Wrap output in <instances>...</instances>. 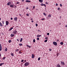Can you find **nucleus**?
<instances>
[{"mask_svg": "<svg viewBox=\"0 0 67 67\" xmlns=\"http://www.w3.org/2000/svg\"><path fill=\"white\" fill-rule=\"evenodd\" d=\"M29 65V63L27 62L25 64V66H27L28 65Z\"/></svg>", "mask_w": 67, "mask_h": 67, "instance_id": "1", "label": "nucleus"}, {"mask_svg": "<svg viewBox=\"0 0 67 67\" xmlns=\"http://www.w3.org/2000/svg\"><path fill=\"white\" fill-rule=\"evenodd\" d=\"M53 43L54 45H55V46H57V42H53Z\"/></svg>", "mask_w": 67, "mask_h": 67, "instance_id": "2", "label": "nucleus"}, {"mask_svg": "<svg viewBox=\"0 0 67 67\" xmlns=\"http://www.w3.org/2000/svg\"><path fill=\"white\" fill-rule=\"evenodd\" d=\"M61 64H62V65H65L64 62H63L62 61H61Z\"/></svg>", "mask_w": 67, "mask_h": 67, "instance_id": "3", "label": "nucleus"}, {"mask_svg": "<svg viewBox=\"0 0 67 67\" xmlns=\"http://www.w3.org/2000/svg\"><path fill=\"white\" fill-rule=\"evenodd\" d=\"M6 23V25L7 26V25H9V22L8 21H6L5 22Z\"/></svg>", "mask_w": 67, "mask_h": 67, "instance_id": "4", "label": "nucleus"}, {"mask_svg": "<svg viewBox=\"0 0 67 67\" xmlns=\"http://www.w3.org/2000/svg\"><path fill=\"white\" fill-rule=\"evenodd\" d=\"M52 16L51 14H49V15H48V19H49V18H51V17Z\"/></svg>", "mask_w": 67, "mask_h": 67, "instance_id": "5", "label": "nucleus"}, {"mask_svg": "<svg viewBox=\"0 0 67 67\" xmlns=\"http://www.w3.org/2000/svg\"><path fill=\"white\" fill-rule=\"evenodd\" d=\"M17 33V31L15 30L14 31H13V33H14V34H16Z\"/></svg>", "mask_w": 67, "mask_h": 67, "instance_id": "6", "label": "nucleus"}, {"mask_svg": "<svg viewBox=\"0 0 67 67\" xmlns=\"http://www.w3.org/2000/svg\"><path fill=\"white\" fill-rule=\"evenodd\" d=\"M11 2H8L7 3L8 5H11Z\"/></svg>", "mask_w": 67, "mask_h": 67, "instance_id": "7", "label": "nucleus"}, {"mask_svg": "<svg viewBox=\"0 0 67 67\" xmlns=\"http://www.w3.org/2000/svg\"><path fill=\"white\" fill-rule=\"evenodd\" d=\"M9 7H11V8H12H12H13V7H14V5H13L10 4L9 5Z\"/></svg>", "mask_w": 67, "mask_h": 67, "instance_id": "8", "label": "nucleus"}, {"mask_svg": "<svg viewBox=\"0 0 67 67\" xmlns=\"http://www.w3.org/2000/svg\"><path fill=\"white\" fill-rule=\"evenodd\" d=\"M18 19V18L16 17H15L14 18V20L15 21H17V20Z\"/></svg>", "mask_w": 67, "mask_h": 67, "instance_id": "9", "label": "nucleus"}, {"mask_svg": "<svg viewBox=\"0 0 67 67\" xmlns=\"http://www.w3.org/2000/svg\"><path fill=\"white\" fill-rule=\"evenodd\" d=\"M41 6H43L44 5V6L45 7H46V5L45 4H43V3H41Z\"/></svg>", "mask_w": 67, "mask_h": 67, "instance_id": "10", "label": "nucleus"}, {"mask_svg": "<svg viewBox=\"0 0 67 67\" xmlns=\"http://www.w3.org/2000/svg\"><path fill=\"white\" fill-rule=\"evenodd\" d=\"M2 49V46H1V44H0V51H1Z\"/></svg>", "mask_w": 67, "mask_h": 67, "instance_id": "11", "label": "nucleus"}, {"mask_svg": "<svg viewBox=\"0 0 67 67\" xmlns=\"http://www.w3.org/2000/svg\"><path fill=\"white\" fill-rule=\"evenodd\" d=\"M32 58H34V55L33 54L32 55Z\"/></svg>", "mask_w": 67, "mask_h": 67, "instance_id": "12", "label": "nucleus"}, {"mask_svg": "<svg viewBox=\"0 0 67 67\" xmlns=\"http://www.w3.org/2000/svg\"><path fill=\"white\" fill-rule=\"evenodd\" d=\"M41 35H38L36 36V37H41Z\"/></svg>", "mask_w": 67, "mask_h": 67, "instance_id": "13", "label": "nucleus"}, {"mask_svg": "<svg viewBox=\"0 0 67 67\" xmlns=\"http://www.w3.org/2000/svg\"><path fill=\"white\" fill-rule=\"evenodd\" d=\"M57 67H60V66L59 65V64H58L57 65Z\"/></svg>", "mask_w": 67, "mask_h": 67, "instance_id": "14", "label": "nucleus"}, {"mask_svg": "<svg viewBox=\"0 0 67 67\" xmlns=\"http://www.w3.org/2000/svg\"><path fill=\"white\" fill-rule=\"evenodd\" d=\"M26 46L27 47H29V48H31V46H29V45L27 44L26 45Z\"/></svg>", "mask_w": 67, "mask_h": 67, "instance_id": "15", "label": "nucleus"}, {"mask_svg": "<svg viewBox=\"0 0 67 67\" xmlns=\"http://www.w3.org/2000/svg\"><path fill=\"white\" fill-rule=\"evenodd\" d=\"M4 63H1L0 64V66H2L3 65H4Z\"/></svg>", "mask_w": 67, "mask_h": 67, "instance_id": "16", "label": "nucleus"}, {"mask_svg": "<svg viewBox=\"0 0 67 67\" xmlns=\"http://www.w3.org/2000/svg\"><path fill=\"white\" fill-rule=\"evenodd\" d=\"M26 2H31V1H29V0H26Z\"/></svg>", "mask_w": 67, "mask_h": 67, "instance_id": "17", "label": "nucleus"}, {"mask_svg": "<svg viewBox=\"0 0 67 67\" xmlns=\"http://www.w3.org/2000/svg\"><path fill=\"white\" fill-rule=\"evenodd\" d=\"M14 36V35L13 34H11L10 35V36L11 37H13V36Z\"/></svg>", "mask_w": 67, "mask_h": 67, "instance_id": "18", "label": "nucleus"}, {"mask_svg": "<svg viewBox=\"0 0 67 67\" xmlns=\"http://www.w3.org/2000/svg\"><path fill=\"white\" fill-rule=\"evenodd\" d=\"M23 40V38H21L20 40V42H22V40Z\"/></svg>", "mask_w": 67, "mask_h": 67, "instance_id": "19", "label": "nucleus"}, {"mask_svg": "<svg viewBox=\"0 0 67 67\" xmlns=\"http://www.w3.org/2000/svg\"><path fill=\"white\" fill-rule=\"evenodd\" d=\"M13 27H12L9 30V31H11V30H12V29H13Z\"/></svg>", "mask_w": 67, "mask_h": 67, "instance_id": "20", "label": "nucleus"}, {"mask_svg": "<svg viewBox=\"0 0 67 67\" xmlns=\"http://www.w3.org/2000/svg\"><path fill=\"white\" fill-rule=\"evenodd\" d=\"M10 54L11 55V56H14V54L13 53H11Z\"/></svg>", "mask_w": 67, "mask_h": 67, "instance_id": "21", "label": "nucleus"}, {"mask_svg": "<svg viewBox=\"0 0 67 67\" xmlns=\"http://www.w3.org/2000/svg\"><path fill=\"white\" fill-rule=\"evenodd\" d=\"M19 46H22V45H23V44H22L20 43L19 44Z\"/></svg>", "mask_w": 67, "mask_h": 67, "instance_id": "22", "label": "nucleus"}, {"mask_svg": "<svg viewBox=\"0 0 67 67\" xmlns=\"http://www.w3.org/2000/svg\"><path fill=\"white\" fill-rule=\"evenodd\" d=\"M5 52H7V50H8V48H7V47H6L5 48Z\"/></svg>", "mask_w": 67, "mask_h": 67, "instance_id": "23", "label": "nucleus"}, {"mask_svg": "<svg viewBox=\"0 0 67 67\" xmlns=\"http://www.w3.org/2000/svg\"><path fill=\"white\" fill-rule=\"evenodd\" d=\"M63 44H64V43L63 42H61L60 43V44L61 45H63Z\"/></svg>", "mask_w": 67, "mask_h": 67, "instance_id": "24", "label": "nucleus"}, {"mask_svg": "<svg viewBox=\"0 0 67 67\" xmlns=\"http://www.w3.org/2000/svg\"><path fill=\"white\" fill-rule=\"evenodd\" d=\"M0 26H3L2 24V23H1V22H0Z\"/></svg>", "mask_w": 67, "mask_h": 67, "instance_id": "25", "label": "nucleus"}, {"mask_svg": "<svg viewBox=\"0 0 67 67\" xmlns=\"http://www.w3.org/2000/svg\"><path fill=\"white\" fill-rule=\"evenodd\" d=\"M43 14L44 15V16H46V14L45 13H43Z\"/></svg>", "mask_w": 67, "mask_h": 67, "instance_id": "26", "label": "nucleus"}, {"mask_svg": "<svg viewBox=\"0 0 67 67\" xmlns=\"http://www.w3.org/2000/svg\"><path fill=\"white\" fill-rule=\"evenodd\" d=\"M21 51H22V50H20L19 52V53H20V54H21L22 53V52H21Z\"/></svg>", "mask_w": 67, "mask_h": 67, "instance_id": "27", "label": "nucleus"}, {"mask_svg": "<svg viewBox=\"0 0 67 67\" xmlns=\"http://www.w3.org/2000/svg\"><path fill=\"white\" fill-rule=\"evenodd\" d=\"M2 24L3 25V24H4V21L3 20L2 21Z\"/></svg>", "mask_w": 67, "mask_h": 67, "instance_id": "28", "label": "nucleus"}, {"mask_svg": "<svg viewBox=\"0 0 67 67\" xmlns=\"http://www.w3.org/2000/svg\"><path fill=\"white\" fill-rule=\"evenodd\" d=\"M48 40H46L44 41V42H47Z\"/></svg>", "mask_w": 67, "mask_h": 67, "instance_id": "29", "label": "nucleus"}, {"mask_svg": "<svg viewBox=\"0 0 67 67\" xmlns=\"http://www.w3.org/2000/svg\"><path fill=\"white\" fill-rule=\"evenodd\" d=\"M1 53H0V59H1Z\"/></svg>", "mask_w": 67, "mask_h": 67, "instance_id": "30", "label": "nucleus"}, {"mask_svg": "<svg viewBox=\"0 0 67 67\" xmlns=\"http://www.w3.org/2000/svg\"><path fill=\"white\" fill-rule=\"evenodd\" d=\"M33 42L34 43H35V39H34L33 40Z\"/></svg>", "mask_w": 67, "mask_h": 67, "instance_id": "31", "label": "nucleus"}, {"mask_svg": "<svg viewBox=\"0 0 67 67\" xmlns=\"http://www.w3.org/2000/svg\"><path fill=\"white\" fill-rule=\"evenodd\" d=\"M8 42L9 43H11V40H9L8 41Z\"/></svg>", "mask_w": 67, "mask_h": 67, "instance_id": "32", "label": "nucleus"}, {"mask_svg": "<svg viewBox=\"0 0 67 67\" xmlns=\"http://www.w3.org/2000/svg\"><path fill=\"white\" fill-rule=\"evenodd\" d=\"M40 59H41V58L39 57L38 58V60H40Z\"/></svg>", "mask_w": 67, "mask_h": 67, "instance_id": "33", "label": "nucleus"}, {"mask_svg": "<svg viewBox=\"0 0 67 67\" xmlns=\"http://www.w3.org/2000/svg\"><path fill=\"white\" fill-rule=\"evenodd\" d=\"M5 58H6V57H4L3 58V60H4V59H5Z\"/></svg>", "mask_w": 67, "mask_h": 67, "instance_id": "34", "label": "nucleus"}, {"mask_svg": "<svg viewBox=\"0 0 67 67\" xmlns=\"http://www.w3.org/2000/svg\"><path fill=\"white\" fill-rule=\"evenodd\" d=\"M19 51H20L18 49H17L16 50V52H18Z\"/></svg>", "mask_w": 67, "mask_h": 67, "instance_id": "35", "label": "nucleus"}, {"mask_svg": "<svg viewBox=\"0 0 67 67\" xmlns=\"http://www.w3.org/2000/svg\"><path fill=\"white\" fill-rule=\"evenodd\" d=\"M45 20V19L44 18H43V19H41V20H42V21H43V20Z\"/></svg>", "mask_w": 67, "mask_h": 67, "instance_id": "36", "label": "nucleus"}, {"mask_svg": "<svg viewBox=\"0 0 67 67\" xmlns=\"http://www.w3.org/2000/svg\"><path fill=\"white\" fill-rule=\"evenodd\" d=\"M36 26H38V24H36Z\"/></svg>", "mask_w": 67, "mask_h": 67, "instance_id": "37", "label": "nucleus"}, {"mask_svg": "<svg viewBox=\"0 0 67 67\" xmlns=\"http://www.w3.org/2000/svg\"><path fill=\"white\" fill-rule=\"evenodd\" d=\"M58 55H59V54H58V53H57V57H58Z\"/></svg>", "mask_w": 67, "mask_h": 67, "instance_id": "38", "label": "nucleus"}, {"mask_svg": "<svg viewBox=\"0 0 67 67\" xmlns=\"http://www.w3.org/2000/svg\"><path fill=\"white\" fill-rule=\"evenodd\" d=\"M16 3L17 4H19V3H19V2H16Z\"/></svg>", "mask_w": 67, "mask_h": 67, "instance_id": "39", "label": "nucleus"}, {"mask_svg": "<svg viewBox=\"0 0 67 67\" xmlns=\"http://www.w3.org/2000/svg\"><path fill=\"white\" fill-rule=\"evenodd\" d=\"M37 40H40V38H37Z\"/></svg>", "mask_w": 67, "mask_h": 67, "instance_id": "40", "label": "nucleus"}, {"mask_svg": "<svg viewBox=\"0 0 67 67\" xmlns=\"http://www.w3.org/2000/svg\"><path fill=\"white\" fill-rule=\"evenodd\" d=\"M46 4H48V3H47V2H46Z\"/></svg>", "mask_w": 67, "mask_h": 67, "instance_id": "41", "label": "nucleus"}, {"mask_svg": "<svg viewBox=\"0 0 67 67\" xmlns=\"http://www.w3.org/2000/svg\"><path fill=\"white\" fill-rule=\"evenodd\" d=\"M35 6H34L33 7V8L34 9H35Z\"/></svg>", "mask_w": 67, "mask_h": 67, "instance_id": "42", "label": "nucleus"}, {"mask_svg": "<svg viewBox=\"0 0 67 67\" xmlns=\"http://www.w3.org/2000/svg\"><path fill=\"white\" fill-rule=\"evenodd\" d=\"M26 15H27V16H29V14H26Z\"/></svg>", "mask_w": 67, "mask_h": 67, "instance_id": "43", "label": "nucleus"}, {"mask_svg": "<svg viewBox=\"0 0 67 67\" xmlns=\"http://www.w3.org/2000/svg\"><path fill=\"white\" fill-rule=\"evenodd\" d=\"M60 7H62V4H60Z\"/></svg>", "mask_w": 67, "mask_h": 67, "instance_id": "44", "label": "nucleus"}, {"mask_svg": "<svg viewBox=\"0 0 67 67\" xmlns=\"http://www.w3.org/2000/svg\"><path fill=\"white\" fill-rule=\"evenodd\" d=\"M55 5H56V6H58V4H57V3H56V4Z\"/></svg>", "mask_w": 67, "mask_h": 67, "instance_id": "45", "label": "nucleus"}, {"mask_svg": "<svg viewBox=\"0 0 67 67\" xmlns=\"http://www.w3.org/2000/svg\"><path fill=\"white\" fill-rule=\"evenodd\" d=\"M47 34L48 35H49V33H47Z\"/></svg>", "mask_w": 67, "mask_h": 67, "instance_id": "46", "label": "nucleus"}, {"mask_svg": "<svg viewBox=\"0 0 67 67\" xmlns=\"http://www.w3.org/2000/svg\"><path fill=\"white\" fill-rule=\"evenodd\" d=\"M26 10H27V9H29V8L28 7H26Z\"/></svg>", "mask_w": 67, "mask_h": 67, "instance_id": "47", "label": "nucleus"}, {"mask_svg": "<svg viewBox=\"0 0 67 67\" xmlns=\"http://www.w3.org/2000/svg\"><path fill=\"white\" fill-rule=\"evenodd\" d=\"M57 9L58 10H60V8H57Z\"/></svg>", "mask_w": 67, "mask_h": 67, "instance_id": "48", "label": "nucleus"}, {"mask_svg": "<svg viewBox=\"0 0 67 67\" xmlns=\"http://www.w3.org/2000/svg\"><path fill=\"white\" fill-rule=\"evenodd\" d=\"M24 61V60H22L21 61V62H23Z\"/></svg>", "mask_w": 67, "mask_h": 67, "instance_id": "49", "label": "nucleus"}, {"mask_svg": "<svg viewBox=\"0 0 67 67\" xmlns=\"http://www.w3.org/2000/svg\"><path fill=\"white\" fill-rule=\"evenodd\" d=\"M59 18H60V19H62V16H60V17H59Z\"/></svg>", "mask_w": 67, "mask_h": 67, "instance_id": "50", "label": "nucleus"}, {"mask_svg": "<svg viewBox=\"0 0 67 67\" xmlns=\"http://www.w3.org/2000/svg\"><path fill=\"white\" fill-rule=\"evenodd\" d=\"M43 1V0H41V3H42V2Z\"/></svg>", "mask_w": 67, "mask_h": 67, "instance_id": "51", "label": "nucleus"}, {"mask_svg": "<svg viewBox=\"0 0 67 67\" xmlns=\"http://www.w3.org/2000/svg\"><path fill=\"white\" fill-rule=\"evenodd\" d=\"M26 62V60H25L24 61V62H25H25Z\"/></svg>", "mask_w": 67, "mask_h": 67, "instance_id": "52", "label": "nucleus"}, {"mask_svg": "<svg viewBox=\"0 0 67 67\" xmlns=\"http://www.w3.org/2000/svg\"><path fill=\"white\" fill-rule=\"evenodd\" d=\"M49 51H52V50L51 49H49Z\"/></svg>", "mask_w": 67, "mask_h": 67, "instance_id": "53", "label": "nucleus"}, {"mask_svg": "<svg viewBox=\"0 0 67 67\" xmlns=\"http://www.w3.org/2000/svg\"><path fill=\"white\" fill-rule=\"evenodd\" d=\"M45 39H48V37H46L45 38Z\"/></svg>", "mask_w": 67, "mask_h": 67, "instance_id": "54", "label": "nucleus"}, {"mask_svg": "<svg viewBox=\"0 0 67 67\" xmlns=\"http://www.w3.org/2000/svg\"><path fill=\"white\" fill-rule=\"evenodd\" d=\"M31 22H32V23H33L34 22V21L32 20L31 21Z\"/></svg>", "mask_w": 67, "mask_h": 67, "instance_id": "55", "label": "nucleus"}, {"mask_svg": "<svg viewBox=\"0 0 67 67\" xmlns=\"http://www.w3.org/2000/svg\"><path fill=\"white\" fill-rule=\"evenodd\" d=\"M16 8V5L15 6L14 8Z\"/></svg>", "mask_w": 67, "mask_h": 67, "instance_id": "56", "label": "nucleus"}, {"mask_svg": "<svg viewBox=\"0 0 67 67\" xmlns=\"http://www.w3.org/2000/svg\"><path fill=\"white\" fill-rule=\"evenodd\" d=\"M67 25L65 26V27L67 28Z\"/></svg>", "mask_w": 67, "mask_h": 67, "instance_id": "57", "label": "nucleus"}, {"mask_svg": "<svg viewBox=\"0 0 67 67\" xmlns=\"http://www.w3.org/2000/svg\"><path fill=\"white\" fill-rule=\"evenodd\" d=\"M24 0H22V2H24Z\"/></svg>", "mask_w": 67, "mask_h": 67, "instance_id": "58", "label": "nucleus"}, {"mask_svg": "<svg viewBox=\"0 0 67 67\" xmlns=\"http://www.w3.org/2000/svg\"><path fill=\"white\" fill-rule=\"evenodd\" d=\"M17 41H19V39H17Z\"/></svg>", "mask_w": 67, "mask_h": 67, "instance_id": "59", "label": "nucleus"}, {"mask_svg": "<svg viewBox=\"0 0 67 67\" xmlns=\"http://www.w3.org/2000/svg\"><path fill=\"white\" fill-rule=\"evenodd\" d=\"M41 0H39V2H41Z\"/></svg>", "mask_w": 67, "mask_h": 67, "instance_id": "60", "label": "nucleus"}, {"mask_svg": "<svg viewBox=\"0 0 67 67\" xmlns=\"http://www.w3.org/2000/svg\"><path fill=\"white\" fill-rule=\"evenodd\" d=\"M13 19V18H11L10 19V20H12Z\"/></svg>", "mask_w": 67, "mask_h": 67, "instance_id": "61", "label": "nucleus"}, {"mask_svg": "<svg viewBox=\"0 0 67 67\" xmlns=\"http://www.w3.org/2000/svg\"><path fill=\"white\" fill-rule=\"evenodd\" d=\"M58 41H59V40H57V42H58Z\"/></svg>", "mask_w": 67, "mask_h": 67, "instance_id": "62", "label": "nucleus"}, {"mask_svg": "<svg viewBox=\"0 0 67 67\" xmlns=\"http://www.w3.org/2000/svg\"><path fill=\"white\" fill-rule=\"evenodd\" d=\"M1 18H0V21H1Z\"/></svg>", "mask_w": 67, "mask_h": 67, "instance_id": "63", "label": "nucleus"}, {"mask_svg": "<svg viewBox=\"0 0 67 67\" xmlns=\"http://www.w3.org/2000/svg\"><path fill=\"white\" fill-rule=\"evenodd\" d=\"M19 15H20V16H21V15L20 14Z\"/></svg>", "mask_w": 67, "mask_h": 67, "instance_id": "64", "label": "nucleus"}]
</instances>
